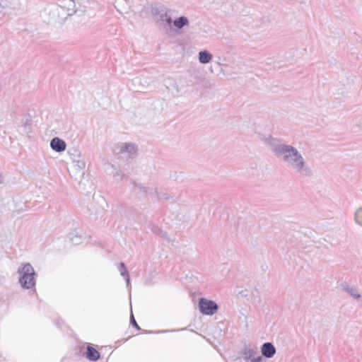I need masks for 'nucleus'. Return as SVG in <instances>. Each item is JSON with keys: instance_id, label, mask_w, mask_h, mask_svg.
<instances>
[{"instance_id": "f257e3e1", "label": "nucleus", "mask_w": 362, "mask_h": 362, "mask_svg": "<svg viewBox=\"0 0 362 362\" xmlns=\"http://www.w3.org/2000/svg\"><path fill=\"white\" fill-rule=\"evenodd\" d=\"M18 272L21 275L19 279L21 285L25 288H33L35 284L33 267L30 264L27 263L19 269Z\"/></svg>"}, {"instance_id": "f03ea898", "label": "nucleus", "mask_w": 362, "mask_h": 362, "mask_svg": "<svg viewBox=\"0 0 362 362\" xmlns=\"http://www.w3.org/2000/svg\"><path fill=\"white\" fill-rule=\"evenodd\" d=\"M279 152L284 155L286 159L292 158L293 163L296 167L301 168L303 162V158L298 154L297 151L291 146H282L279 149Z\"/></svg>"}, {"instance_id": "7ed1b4c3", "label": "nucleus", "mask_w": 362, "mask_h": 362, "mask_svg": "<svg viewBox=\"0 0 362 362\" xmlns=\"http://www.w3.org/2000/svg\"><path fill=\"white\" fill-rule=\"evenodd\" d=\"M199 306L200 312L207 315L214 314L218 309V306L215 302L205 298L200 299Z\"/></svg>"}, {"instance_id": "20e7f679", "label": "nucleus", "mask_w": 362, "mask_h": 362, "mask_svg": "<svg viewBox=\"0 0 362 362\" xmlns=\"http://www.w3.org/2000/svg\"><path fill=\"white\" fill-rule=\"evenodd\" d=\"M275 352L274 346L269 342L264 343L262 346V354L267 358L272 357Z\"/></svg>"}, {"instance_id": "39448f33", "label": "nucleus", "mask_w": 362, "mask_h": 362, "mask_svg": "<svg viewBox=\"0 0 362 362\" xmlns=\"http://www.w3.org/2000/svg\"><path fill=\"white\" fill-rule=\"evenodd\" d=\"M86 356L88 360L95 361L100 358V354L95 348L92 346H88Z\"/></svg>"}, {"instance_id": "423d86ee", "label": "nucleus", "mask_w": 362, "mask_h": 362, "mask_svg": "<svg viewBox=\"0 0 362 362\" xmlns=\"http://www.w3.org/2000/svg\"><path fill=\"white\" fill-rule=\"evenodd\" d=\"M51 147L55 150L56 151H58V152H60V151H63L65 150L66 148V144L65 142L56 137V138H54L52 141H51Z\"/></svg>"}, {"instance_id": "0eeeda50", "label": "nucleus", "mask_w": 362, "mask_h": 362, "mask_svg": "<svg viewBox=\"0 0 362 362\" xmlns=\"http://www.w3.org/2000/svg\"><path fill=\"white\" fill-rule=\"evenodd\" d=\"M212 59V55L207 51H202L199 54V59L201 63L206 64L209 62Z\"/></svg>"}, {"instance_id": "6e6552de", "label": "nucleus", "mask_w": 362, "mask_h": 362, "mask_svg": "<svg viewBox=\"0 0 362 362\" xmlns=\"http://www.w3.org/2000/svg\"><path fill=\"white\" fill-rule=\"evenodd\" d=\"M188 23V20L185 17H180L174 21V25L177 28H181Z\"/></svg>"}, {"instance_id": "1a4fd4ad", "label": "nucleus", "mask_w": 362, "mask_h": 362, "mask_svg": "<svg viewBox=\"0 0 362 362\" xmlns=\"http://www.w3.org/2000/svg\"><path fill=\"white\" fill-rule=\"evenodd\" d=\"M355 218L358 224L362 225V209H358L356 212Z\"/></svg>"}, {"instance_id": "9d476101", "label": "nucleus", "mask_w": 362, "mask_h": 362, "mask_svg": "<svg viewBox=\"0 0 362 362\" xmlns=\"http://www.w3.org/2000/svg\"><path fill=\"white\" fill-rule=\"evenodd\" d=\"M131 323L133 325L134 327H136L137 329H140L139 326L138 325L137 322H136L134 315H132L131 317Z\"/></svg>"}, {"instance_id": "9b49d317", "label": "nucleus", "mask_w": 362, "mask_h": 362, "mask_svg": "<svg viewBox=\"0 0 362 362\" xmlns=\"http://www.w3.org/2000/svg\"><path fill=\"white\" fill-rule=\"evenodd\" d=\"M167 22H168V23H171V18H169L167 20Z\"/></svg>"}]
</instances>
